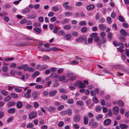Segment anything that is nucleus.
<instances>
[{
	"mask_svg": "<svg viewBox=\"0 0 129 129\" xmlns=\"http://www.w3.org/2000/svg\"><path fill=\"white\" fill-rule=\"evenodd\" d=\"M39 72L38 71L35 72L32 75V77H34L38 76L39 74Z\"/></svg>",
	"mask_w": 129,
	"mask_h": 129,
	"instance_id": "31",
	"label": "nucleus"
},
{
	"mask_svg": "<svg viewBox=\"0 0 129 129\" xmlns=\"http://www.w3.org/2000/svg\"><path fill=\"white\" fill-rule=\"evenodd\" d=\"M76 75H74L71 78H69V80L70 81H73L75 80L76 79Z\"/></svg>",
	"mask_w": 129,
	"mask_h": 129,
	"instance_id": "51",
	"label": "nucleus"
},
{
	"mask_svg": "<svg viewBox=\"0 0 129 129\" xmlns=\"http://www.w3.org/2000/svg\"><path fill=\"white\" fill-rule=\"evenodd\" d=\"M98 35V34L97 33H94L90 35V37L91 38H95Z\"/></svg>",
	"mask_w": 129,
	"mask_h": 129,
	"instance_id": "37",
	"label": "nucleus"
},
{
	"mask_svg": "<svg viewBox=\"0 0 129 129\" xmlns=\"http://www.w3.org/2000/svg\"><path fill=\"white\" fill-rule=\"evenodd\" d=\"M37 114L36 112L33 111L30 113L29 115V119L31 120L33 118H35L36 117Z\"/></svg>",
	"mask_w": 129,
	"mask_h": 129,
	"instance_id": "4",
	"label": "nucleus"
},
{
	"mask_svg": "<svg viewBox=\"0 0 129 129\" xmlns=\"http://www.w3.org/2000/svg\"><path fill=\"white\" fill-rule=\"evenodd\" d=\"M119 110V108L117 107H114L113 109V111L114 113L117 114Z\"/></svg>",
	"mask_w": 129,
	"mask_h": 129,
	"instance_id": "12",
	"label": "nucleus"
},
{
	"mask_svg": "<svg viewBox=\"0 0 129 129\" xmlns=\"http://www.w3.org/2000/svg\"><path fill=\"white\" fill-rule=\"evenodd\" d=\"M34 30L36 32L40 33L41 32V30L39 28L35 27L34 28Z\"/></svg>",
	"mask_w": 129,
	"mask_h": 129,
	"instance_id": "28",
	"label": "nucleus"
},
{
	"mask_svg": "<svg viewBox=\"0 0 129 129\" xmlns=\"http://www.w3.org/2000/svg\"><path fill=\"white\" fill-rule=\"evenodd\" d=\"M70 63L72 64H78L79 62L78 61L74 60L71 61L70 62Z\"/></svg>",
	"mask_w": 129,
	"mask_h": 129,
	"instance_id": "59",
	"label": "nucleus"
},
{
	"mask_svg": "<svg viewBox=\"0 0 129 129\" xmlns=\"http://www.w3.org/2000/svg\"><path fill=\"white\" fill-rule=\"evenodd\" d=\"M88 119L87 117H84V123L85 125L88 124Z\"/></svg>",
	"mask_w": 129,
	"mask_h": 129,
	"instance_id": "24",
	"label": "nucleus"
},
{
	"mask_svg": "<svg viewBox=\"0 0 129 129\" xmlns=\"http://www.w3.org/2000/svg\"><path fill=\"white\" fill-rule=\"evenodd\" d=\"M94 7L95 6L93 4H91L88 5L86 7V9L87 10L90 11L93 9Z\"/></svg>",
	"mask_w": 129,
	"mask_h": 129,
	"instance_id": "9",
	"label": "nucleus"
},
{
	"mask_svg": "<svg viewBox=\"0 0 129 129\" xmlns=\"http://www.w3.org/2000/svg\"><path fill=\"white\" fill-rule=\"evenodd\" d=\"M36 17V16L35 15L30 14L28 16V18L30 19H33Z\"/></svg>",
	"mask_w": 129,
	"mask_h": 129,
	"instance_id": "25",
	"label": "nucleus"
},
{
	"mask_svg": "<svg viewBox=\"0 0 129 129\" xmlns=\"http://www.w3.org/2000/svg\"><path fill=\"white\" fill-rule=\"evenodd\" d=\"M119 126L122 129L126 128L128 127L126 124H120Z\"/></svg>",
	"mask_w": 129,
	"mask_h": 129,
	"instance_id": "17",
	"label": "nucleus"
},
{
	"mask_svg": "<svg viewBox=\"0 0 129 129\" xmlns=\"http://www.w3.org/2000/svg\"><path fill=\"white\" fill-rule=\"evenodd\" d=\"M93 102L96 103H98L99 102V100L95 96H94L93 97Z\"/></svg>",
	"mask_w": 129,
	"mask_h": 129,
	"instance_id": "41",
	"label": "nucleus"
},
{
	"mask_svg": "<svg viewBox=\"0 0 129 129\" xmlns=\"http://www.w3.org/2000/svg\"><path fill=\"white\" fill-rule=\"evenodd\" d=\"M73 125L75 129H79V126L76 124H73Z\"/></svg>",
	"mask_w": 129,
	"mask_h": 129,
	"instance_id": "58",
	"label": "nucleus"
},
{
	"mask_svg": "<svg viewBox=\"0 0 129 129\" xmlns=\"http://www.w3.org/2000/svg\"><path fill=\"white\" fill-rule=\"evenodd\" d=\"M50 76L51 78H58L59 77V76L57 75L56 73H51L50 75Z\"/></svg>",
	"mask_w": 129,
	"mask_h": 129,
	"instance_id": "18",
	"label": "nucleus"
},
{
	"mask_svg": "<svg viewBox=\"0 0 129 129\" xmlns=\"http://www.w3.org/2000/svg\"><path fill=\"white\" fill-rule=\"evenodd\" d=\"M52 9L53 11L56 12L59 9L57 6H56L52 7Z\"/></svg>",
	"mask_w": 129,
	"mask_h": 129,
	"instance_id": "55",
	"label": "nucleus"
},
{
	"mask_svg": "<svg viewBox=\"0 0 129 129\" xmlns=\"http://www.w3.org/2000/svg\"><path fill=\"white\" fill-rule=\"evenodd\" d=\"M67 102L70 104H72L74 102V100L72 99H70L69 100H67Z\"/></svg>",
	"mask_w": 129,
	"mask_h": 129,
	"instance_id": "44",
	"label": "nucleus"
},
{
	"mask_svg": "<svg viewBox=\"0 0 129 129\" xmlns=\"http://www.w3.org/2000/svg\"><path fill=\"white\" fill-rule=\"evenodd\" d=\"M82 3L80 2H78L76 3L75 4V5L77 7L80 6L82 5Z\"/></svg>",
	"mask_w": 129,
	"mask_h": 129,
	"instance_id": "52",
	"label": "nucleus"
},
{
	"mask_svg": "<svg viewBox=\"0 0 129 129\" xmlns=\"http://www.w3.org/2000/svg\"><path fill=\"white\" fill-rule=\"evenodd\" d=\"M40 93L38 91H35L32 94V95L34 99H37L39 96Z\"/></svg>",
	"mask_w": 129,
	"mask_h": 129,
	"instance_id": "6",
	"label": "nucleus"
},
{
	"mask_svg": "<svg viewBox=\"0 0 129 129\" xmlns=\"http://www.w3.org/2000/svg\"><path fill=\"white\" fill-rule=\"evenodd\" d=\"M74 85L75 86H78L79 88H84L86 87L85 83L80 80H78L75 82L74 84Z\"/></svg>",
	"mask_w": 129,
	"mask_h": 129,
	"instance_id": "1",
	"label": "nucleus"
},
{
	"mask_svg": "<svg viewBox=\"0 0 129 129\" xmlns=\"http://www.w3.org/2000/svg\"><path fill=\"white\" fill-rule=\"evenodd\" d=\"M61 98L63 100H66L68 99V96L65 95H62L61 96Z\"/></svg>",
	"mask_w": 129,
	"mask_h": 129,
	"instance_id": "32",
	"label": "nucleus"
},
{
	"mask_svg": "<svg viewBox=\"0 0 129 129\" xmlns=\"http://www.w3.org/2000/svg\"><path fill=\"white\" fill-rule=\"evenodd\" d=\"M74 75V73L72 72H70L67 74V76L68 77H71Z\"/></svg>",
	"mask_w": 129,
	"mask_h": 129,
	"instance_id": "60",
	"label": "nucleus"
},
{
	"mask_svg": "<svg viewBox=\"0 0 129 129\" xmlns=\"http://www.w3.org/2000/svg\"><path fill=\"white\" fill-rule=\"evenodd\" d=\"M86 22L84 21L80 22L79 23V25L80 26H84L86 25Z\"/></svg>",
	"mask_w": 129,
	"mask_h": 129,
	"instance_id": "33",
	"label": "nucleus"
},
{
	"mask_svg": "<svg viewBox=\"0 0 129 129\" xmlns=\"http://www.w3.org/2000/svg\"><path fill=\"white\" fill-rule=\"evenodd\" d=\"M71 28V26L70 25H67L63 26V28L69 30Z\"/></svg>",
	"mask_w": 129,
	"mask_h": 129,
	"instance_id": "27",
	"label": "nucleus"
},
{
	"mask_svg": "<svg viewBox=\"0 0 129 129\" xmlns=\"http://www.w3.org/2000/svg\"><path fill=\"white\" fill-rule=\"evenodd\" d=\"M101 104L102 106H105V102L103 99H101L100 101Z\"/></svg>",
	"mask_w": 129,
	"mask_h": 129,
	"instance_id": "57",
	"label": "nucleus"
},
{
	"mask_svg": "<svg viewBox=\"0 0 129 129\" xmlns=\"http://www.w3.org/2000/svg\"><path fill=\"white\" fill-rule=\"evenodd\" d=\"M76 104L82 107L84 105V103L82 101H77Z\"/></svg>",
	"mask_w": 129,
	"mask_h": 129,
	"instance_id": "16",
	"label": "nucleus"
},
{
	"mask_svg": "<svg viewBox=\"0 0 129 129\" xmlns=\"http://www.w3.org/2000/svg\"><path fill=\"white\" fill-rule=\"evenodd\" d=\"M94 121V119H92L89 122L88 125L89 126H91V127L92 128H96L98 125L99 123L96 122H93Z\"/></svg>",
	"mask_w": 129,
	"mask_h": 129,
	"instance_id": "2",
	"label": "nucleus"
},
{
	"mask_svg": "<svg viewBox=\"0 0 129 129\" xmlns=\"http://www.w3.org/2000/svg\"><path fill=\"white\" fill-rule=\"evenodd\" d=\"M23 106V104L21 102L19 101L17 102L16 107L17 108L19 109L20 108L22 107Z\"/></svg>",
	"mask_w": 129,
	"mask_h": 129,
	"instance_id": "14",
	"label": "nucleus"
},
{
	"mask_svg": "<svg viewBox=\"0 0 129 129\" xmlns=\"http://www.w3.org/2000/svg\"><path fill=\"white\" fill-rule=\"evenodd\" d=\"M27 21L25 19H23L20 21V23L21 24H25L26 23Z\"/></svg>",
	"mask_w": 129,
	"mask_h": 129,
	"instance_id": "49",
	"label": "nucleus"
},
{
	"mask_svg": "<svg viewBox=\"0 0 129 129\" xmlns=\"http://www.w3.org/2000/svg\"><path fill=\"white\" fill-rule=\"evenodd\" d=\"M16 67V64L15 63H12L9 66L10 68H14Z\"/></svg>",
	"mask_w": 129,
	"mask_h": 129,
	"instance_id": "48",
	"label": "nucleus"
},
{
	"mask_svg": "<svg viewBox=\"0 0 129 129\" xmlns=\"http://www.w3.org/2000/svg\"><path fill=\"white\" fill-rule=\"evenodd\" d=\"M41 25V23L39 22H37L34 23L33 24V25L35 27H39Z\"/></svg>",
	"mask_w": 129,
	"mask_h": 129,
	"instance_id": "50",
	"label": "nucleus"
},
{
	"mask_svg": "<svg viewBox=\"0 0 129 129\" xmlns=\"http://www.w3.org/2000/svg\"><path fill=\"white\" fill-rule=\"evenodd\" d=\"M11 96L14 98H18V96L17 94L14 93H12L11 94Z\"/></svg>",
	"mask_w": 129,
	"mask_h": 129,
	"instance_id": "39",
	"label": "nucleus"
},
{
	"mask_svg": "<svg viewBox=\"0 0 129 129\" xmlns=\"http://www.w3.org/2000/svg\"><path fill=\"white\" fill-rule=\"evenodd\" d=\"M111 122V120L108 118L105 119L104 122V124L105 126H108L110 124Z\"/></svg>",
	"mask_w": 129,
	"mask_h": 129,
	"instance_id": "7",
	"label": "nucleus"
},
{
	"mask_svg": "<svg viewBox=\"0 0 129 129\" xmlns=\"http://www.w3.org/2000/svg\"><path fill=\"white\" fill-rule=\"evenodd\" d=\"M55 108L54 107H50L48 108V110L50 112H52L54 111Z\"/></svg>",
	"mask_w": 129,
	"mask_h": 129,
	"instance_id": "23",
	"label": "nucleus"
},
{
	"mask_svg": "<svg viewBox=\"0 0 129 129\" xmlns=\"http://www.w3.org/2000/svg\"><path fill=\"white\" fill-rule=\"evenodd\" d=\"M119 40L123 42H125L126 40L125 38L122 36H120V37L119 38Z\"/></svg>",
	"mask_w": 129,
	"mask_h": 129,
	"instance_id": "42",
	"label": "nucleus"
},
{
	"mask_svg": "<svg viewBox=\"0 0 129 129\" xmlns=\"http://www.w3.org/2000/svg\"><path fill=\"white\" fill-rule=\"evenodd\" d=\"M48 67V66L46 65H42L41 66L40 70H42L43 69H45L47 68Z\"/></svg>",
	"mask_w": 129,
	"mask_h": 129,
	"instance_id": "40",
	"label": "nucleus"
},
{
	"mask_svg": "<svg viewBox=\"0 0 129 129\" xmlns=\"http://www.w3.org/2000/svg\"><path fill=\"white\" fill-rule=\"evenodd\" d=\"M34 126V124L32 123H31L27 125L26 127L27 128H32Z\"/></svg>",
	"mask_w": 129,
	"mask_h": 129,
	"instance_id": "36",
	"label": "nucleus"
},
{
	"mask_svg": "<svg viewBox=\"0 0 129 129\" xmlns=\"http://www.w3.org/2000/svg\"><path fill=\"white\" fill-rule=\"evenodd\" d=\"M118 19L120 21L122 22H124L125 21L124 19L120 15L118 16Z\"/></svg>",
	"mask_w": 129,
	"mask_h": 129,
	"instance_id": "35",
	"label": "nucleus"
},
{
	"mask_svg": "<svg viewBox=\"0 0 129 129\" xmlns=\"http://www.w3.org/2000/svg\"><path fill=\"white\" fill-rule=\"evenodd\" d=\"M2 71L4 72H6L8 70V69L7 66H4L2 68Z\"/></svg>",
	"mask_w": 129,
	"mask_h": 129,
	"instance_id": "20",
	"label": "nucleus"
},
{
	"mask_svg": "<svg viewBox=\"0 0 129 129\" xmlns=\"http://www.w3.org/2000/svg\"><path fill=\"white\" fill-rule=\"evenodd\" d=\"M120 33L124 37H126L127 35V33L125 29H123L120 30Z\"/></svg>",
	"mask_w": 129,
	"mask_h": 129,
	"instance_id": "8",
	"label": "nucleus"
},
{
	"mask_svg": "<svg viewBox=\"0 0 129 129\" xmlns=\"http://www.w3.org/2000/svg\"><path fill=\"white\" fill-rule=\"evenodd\" d=\"M118 45L122 48H124V44L120 42L118 43Z\"/></svg>",
	"mask_w": 129,
	"mask_h": 129,
	"instance_id": "62",
	"label": "nucleus"
},
{
	"mask_svg": "<svg viewBox=\"0 0 129 129\" xmlns=\"http://www.w3.org/2000/svg\"><path fill=\"white\" fill-rule=\"evenodd\" d=\"M64 38L67 40H69L71 38V35L70 34H68L67 35H64Z\"/></svg>",
	"mask_w": 129,
	"mask_h": 129,
	"instance_id": "19",
	"label": "nucleus"
},
{
	"mask_svg": "<svg viewBox=\"0 0 129 129\" xmlns=\"http://www.w3.org/2000/svg\"><path fill=\"white\" fill-rule=\"evenodd\" d=\"M56 93L57 91L55 90L50 91L49 93V96L50 97L54 95Z\"/></svg>",
	"mask_w": 129,
	"mask_h": 129,
	"instance_id": "15",
	"label": "nucleus"
},
{
	"mask_svg": "<svg viewBox=\"0 0 129 129\" xmlns=\"http://www.w3.org/2000/svg\"><path fill=\"white\" fill-rule=\"evenodd\" d=\"M65 14L66 16H70L72 15L73 14L72 12H67L65 13Z\"/></svg>",
	"mask_w": 129,
	"mask_h": 129,
	"instance_id": "47",
	"label": "nucleus"
},
{
	"mask_svg": "<svg viewBox=\"0 0 129 129\" xmlns=\"http://www.w3.org/2000/svg\"><path fill=\"white\" fill-rule=\"evenodd\" d=\"M81 116L79 114H77L74 116L73 118V120L75 122H79L81 119Z\"/></svg>",
	"mask_w": 129,
	"mask_h": 129,
	"instance_id": "3",
	"label": "nucleus"
},
{
	"mask_svg": "<svg viewBox=\"0 0 129 129\" xmlns=\"http://www.w3.org/2000/svg\"><path fill=\"white\" fill-rule=\"evenodd\" d=\"M67 112L68 115L69 116H71L72 114V110L70 109H68L67 110Z\"/></svg>",
	"mask_w": 129,
	"mask_h": 129,
	"instance_id": "46",
	"label": "nucleus"
},
{
	"mask_svg": "<svg viewBox=\"0 0 129 129\" xmlns=\"http://www.w3.org/2000/svg\"><path fill=\"white\" fill-rule=\"evenodd\" d=\"M66 78V77L63 75L61 76L59 79V80L60 81H62L64 80Z\"/></svg>",
	"mask_w": 129,
	"mask_h": 129,
	"instance_id": "34",
	"label": "nucleus"
},
{
	"mask_svg": "<svg viewBox=\"0 0 129 129\" xmlns=\"http://www.w3.org/2000/svg\"><path fill=\"white\" fill-rule=\"evenodd\" d=\"M98 27L100 29L102 30H105L106 28V26L103 24L99 25Z\"/></svg>",
	"mask_w": 129,
	"mask_h": 129,
	"instance_id": "10",
	"label": "nucleus"
},
{
	"mask_svg": "<svg viewBox=\"0 0 129 129\" xmlns=\"http://www.w3.org/2000/svg\"><path fill=\"white\" fill-rule=\"evenodd\" d=\"M8 112L9 114L15 113V109L14 108H11L8 110Z\"/></svg>",
	"mask_w": 129,
	"mask_h": 129,
	"instance_id": "13",
	"label": "nucleus"
},
{
	"mask_svg": "<svg viewBox=\"0 0 129 129\" xmlns=\"http://www.w3.org/2000/svg\"><path fill=\"white\" fill-rule=\"evenodd\" d=\"M102 109V108L101 106H97L95 109V110L96 112H99Z\"/></svg>",
	"mask_w": 129,
	"mask_h": 129,
	"instance_id": "38",
	"label": "nucleus"
},
{
	"mask_svg": "<svg viewBox=\"0 0 129 129\" xmlns=\"http://www.w3.org/2000/svg\"><path fill=\"white\" fill-rule=\"evenodd\" d=\"M27 70L29 72H33L35 71V69L31 67H28Z\"/></svg>",
	"mask_w": 129,
	"mask_h": 129,
	"instance_id": "30",
	"label": "nucleus"
},
{
	"mask_svg": "<svg viewBox=\"0 0 129 129\" xmlns=\"http://www.w3.org/2000/svg\"><path fill=\"white\" fill-rule=\"evenodd\" d=\"M117 104L120 106L121 107H123L124 105V104L123 102L120 100H118V101Z\"/></svg>",
	"mask_w": 129,
	"mask_h": 129,
	"instance_id": "22",
	"label": "nucleus"
},
{
	"mask_svg": "<svg viewBox=\"0 0 129 129\" xmlns=\"http://www.w3.org/2000/svg\"><path fill=\"white\" fill-rule=\"evenodd\" d=\"M24 95V97L27 98H29L31 96L30 93H25Z\"/></svg>",
	"mask_w": 129,
	"mask_h": 129,
	"instance_id": "53",
	"label": "nucleus"
},
{
	"mask_svg": "<svg viewBox=\"0 0 129 129\" xmlns=\"http://www.w3.org/2000/svg\"><path fill=\"white\" fill-rule=\"evenodd\" d=\"M30 11V10L29 8L26 7L25 8V9H23L22 10L21 12L23 14H25L29 12Z\"/></svg>",
	"mask_w": 129,
	"mask_h": 129,
	"instance_id": "11",
	"label": "nucleus"
},
{
	"mask_svg": "<svg viewBox=\"0 0 129 129\" xmlns=\"http://www.w3.org/2000/svg\"><path fill=\"white\" fill-rule=\"evenodd\" d=\"M87 27L84 26L81 29V31L82 33H84L86 32L87 30Z\"/></svg>",
	"mask_w": 129,
	"mask_h": 129,
	"instance_id": "29",
	"label": "nucleus"
},
{
	"mask_svg": "<svg viewBox=\"0 0 129 129\" xmlns=\"http://www.w3.org/2000/svg\"><path fill=\"white\" fill-rule=\"evenodd\" d=\"M1 93L5 96L7 95L8 94V93L7 91L3 90L1 91Z\"/></svg>",
	"mask_w": 129,
	"mask_h": 129,
	"instance_id": "56",
	"label": "nucleus"
},
{
	"mask_svg": "<svg viewBox=\"0 0 129 129\" xmlns=\"http://www.w3.org/2000/svg\"><path fill=\"white\" fill-rule=\"evenodd\" d=\"M49 58V56L46 55L44 56L43 57V60L46 61Z\"/></svg>",
	"mask_w": 129,
	"mask_h": 129,
	"instance_id": "64",
	"label": "nucleus"
},
{
	"mask_svg": "<svg viewBox=\"0 0 129 129\" xmlns=\"http://www.w3.org/2000/svg\"><path fill=\"white\" fill-rule=\"evenodd\" d=\"M28 66L26 64H23V69H24L25 71H26L27 70V68H28Z\"/></svg>",
	"mask_w": 129,
	"mask_h": 129,
	"instance_id": "45",
	"label": "nucleus"
},
{
	"mask_svg": "<svg viewBox=\"0 0 129 129\" xmlns=\"http://www.w3.org/2000/svg\"><path fill=\"white\" fill-rule=\"evenodd\" d=\"M112 36V34L111 32H109L108 34V37L109 39V41H111V37Z\"/></svg>",
	"mask_w": 129,
	"mask_h": 129,
	"instance_id": "43",
	"label": "nucleus"
},
{
	"mask_svg": "<svg viewBox=\"0 0 129 129\" xmlns=\"http://www.w3.org/2000/svg\"><path fill=\"white\" fill-rule=\"evenodd\" d=\"M69 21V20L68 19L65 18L61 22V24L63 25L64 24L66 23H68Z\"/></svg>",
	"mask_w": 129,
	"mask_h": 129,
	"instance_id": "26",
	"label": "nucleus"
},
{
	"mask_svg": "<svg viewBox=\"0 0 129 129\" xmlns=\"http://www.w3.org/2000/svg\"><path fill=\"white\" fill-rule=\"evenodd\" d=\"M122 25L125 28H128V23H122Z\"/></svg>",
	"mask_w": 129,
	"mask_h": 129,
	"instance_id": "63",
	"label": "nucleus"
},
{
	"mask_svg": "<svg viewBox=\"0 0 129 129\" xmlns=\"http://www.w3.org/2000/svg\"><path fill=\"white\" fill-rule=\"evenodd\" d=\"M77 42H80L84 41L85 43L87 42V39L85 37H82L80 38L77 39L76 40Z\"/></svg>",
	"mask_w": 129,
	"mask_h": 129,
	"instance_id": "5",
	"label": "nucleus"
},
{
	"mask_svg": "<svg viewBox=\"0 0 129 129\" xmlns=\"http://www.w3.org/2000/svg\"><path fill=\"white\" fill-rule=\"evenodd\" d=\"M87 115L90 118H92L94 116V115L91 112H89L87 114Z\"/></svg>",
	"mask_w": 129,
	"mask_h": 129,
	"instance_id": "61",
	"label": "nucleus"
},
{
	"mask_svg": "<svg viewBox=\"0 0 129 129\" xmlns=\"http://www.w3.org/2000/svg\"><path fill=\"white\" fill-rule=\"evenodd\" d=\"M107 19L109 24H110L112 22V19L111 17H108L107 18Z\"/></svg>",
	"mask_w": 129,
	"mask_h": 129,
	"instance_id": "54",
	"label": "nucleus"
},
{
	"mask_svg": "<svg viewBox=\"0 0 129 129\" xmlns=\"http://www.w3.org/2000/svg\"><path fill=\"white\" fill-rule=\"evenodd\" d=\"M15 104V102H12L9 103L7 104V106L8 107H10L14 106Z\"/></svg>",
	"mask_w": 129,
	"mask_h": 129,
	"instance_id": "21",
	"label": "nucleus"
}]
</instances>
